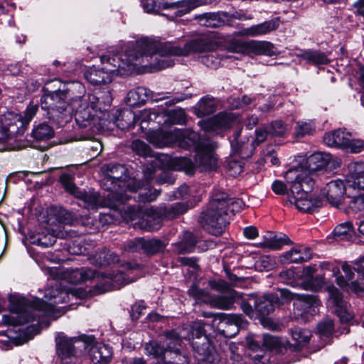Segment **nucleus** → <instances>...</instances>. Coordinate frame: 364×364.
Masks as SVG:
<instances>
[{
	"mask_svg": "<svg viewBox=\"0 0 364 364\" xmlns=\"http://www.w3.org/2000/svg\"><path fill=\"white\" fill-rule=\"evenodd\" d=\"M146 47L159 49L163 54L186 56L191 53L211 52L218 47V43L210 36H204L187 42L183 47H179L170 42H160L149 38H141Z\"/></svg>",
	"mask_w": 364,
	"mask_h": 364,
	"instance_id": "obj_5",
	"label": "nucleus"
},
{
	"mask_svg": "<svg viewBox=\"0 0 364 364\" xmlns=\"http://www.w3.org/2000/svg\"><path fill=\"white\" fill-rule=\"evenodd\" d=\"M241 129H237L233 134V138L231 139V147L232 151L238 154L241 158L250 157L255 150L254 141L249 139H241Z\"/></svg>",
	"mask_w": 364,
	"mask_h": 364,
	"instance_id": "obj_28",
	"label": "nucleus"
},
{
	"mask_svg": "<svg viewBox=\"0 0 364 364\" xmlns=\"http://www.w3.org/2000/svg\"><path fill=\"white\" fill-rule=\"evenodd\" d=\"M332 156L330 154L317 152L309 156L306 160L305 166L294 167L287 172V178L293 179L301 173H305L310 176L315 183L317 177L316 171L327 168L331 164Z\"/></svg>",
	"mask_w": 364,
	"mask_h": 364,
	"instance_id": "obj_11",
	"label": "nucleus"
},
{
	"mask_svg": "<svg viewBox=\"0 0 364 364\" xmlns=\"http://www.w3.org/2000/svg\"><path fill=\"white\" fill-rule=\"evenodd\" d=\"M141 5L145 12L156 14L161 9H168V3L164 0H141Z\"/></svg>",
	"mask_w": 364,
	"mask_h": 364,
	"instance_id": "obj_52",
	"label": "nucleus"
},
{
	"mask_svg": "<svg viewBox=\"0 0 364 364\" xmlns=\"http://www.w3.org/2000/svg\"><path fill=\"white\" fill-rule=\"evenodd\" d=\"M157 114L150 109H144L136 114V124H139L142 132H146L149 122L155 120Z\"/></svg>",
	"mask_w": 364,
	"mask_h": 364,
	"instance_id": "obj_53",
	"label": "nucleus"
},
{
	"mask_svg": "<svg viewBox=\"0 0 364 364\" xmlns=\"http://www.w3.org/2000/svg\"><path fill=\"white\" fill-rule=\"evenodd\" d=\"M330 302L335 307V312L343 324L348 323L353 318V314L349 310L348 304L343 301V295L339 290L331 287L328 288Z\"/></svg>",
	"mask_w": 364,
	"mask_h": 364,
	"instance_id": "obj_19",
	"label": "nucleus"
},
{
	"mask_svg": "<svg viewBox=\"0 0 364 364\" xmlns=\"http://www.w3.org/2000/svg\"><path fill=\"white\" fill-rule=\"evenodd\" d=\"M196 165L201 171L213 170L218 166V159L213 151L212 144H204L198 146L195 157Z\"/></svg>",
	"mask_w": 364,
	"mask_h": 364,
	"instance_id": "obj_17",
	"label": "nucleus"
},
{
	"mask_svg": "<svg viewBox=\"0 0 364 364\" xmlns=\"http://www.w3.org/2000/svg\"><path fill=\"white\" fill-rule=\"evenodd\" d=\"M348 201L345 211L348 214H354L364 211V193L353 196H348Z\"/></svg>",
	"mask_w": 364,
	"mask_h": 364,
	"instance_id": "obj_47",
	"label": "nucleus"
},
{
	"mask_svg": "<svg viewBox=\"0 0 364 364\" xmlns=\"http://www.w3.org/2000/svg\"><path fill=\"white\" fill-rule=\"evenodd\" d=\"M354 271L358 273V278L355 281L351 282L350 288L356 294L364 292V271L354 267Z\"/></svg>",
	"mask_w": 364,
	"mask_h": 364,
	"instance_id": "obj_64",
	"label": "nucleus"
},
{
	"mask_svg": "<svg viewBox=\"0 0 364 364\" xmlns=\"http://www.w3.org/2000/svg\"><path fill=\"white\" fill-rule=\"evenodd\" d=\"M245 205L242 199L229 198L226 193L215 189L206 210L199 217L198 223L210 234L220 235L228 223L229 213L235 215L240 212Z\"/></svg>",
	"mask_w": 364,
	"mask_h": 364,
	"instance_id": "obj_1",
	"label": "nucleus"
},
{
	"mask_svg": "<svg viewBox=\"0 0 364 364\" xmlns=\"http://www.w3.org/2000/svg\"><path fill=\"white\" fill-rule=\"evenodd\" d=\"M341 267L344 272L345 277L338 276V274H337V276L335 277L337 284L341 287H344L348 285V282L349 281H351L353 279L354 269H353V268L346 262L342 264Z\"/></svg>",
	"mask_w": 364,
	"mask_h": 364,
	"instance_id": "obj_58",
	"label": "nucleus"
},
{
	"mask_svg": "<svg viewBox=\"0 0 364 364\" xmlns=\"http://www.w3.org/2000/svg\"><path fill=\"white\" fill-rule=\"evenodd\" d=\"M100 272L87 267L70 269L68 279L71 283H81L89 279H98Z\"/></svg>",
	"mask_w": 364,
	"mask_h": 364,
	"instance_id": "obj_34",
	"label": "nucleus"
},
{
	"mask_svg": "<svg viewBox=\"0 0 364 364\" xmlns=\"http://www.w3.org/2000/svg\"><path fill=\"white\" fill-rule=\"evenodd\" d=\"M60 181L65 189L73 196L80 189L75 185L73 177L69 173H63L60 176Z\"/></svg>",
	"mask_w": 364,
	"mask_h": 364,
	"instance_id": "obj_62",
	"label": "nucleus"
},
{
	"mask_svg": "<svg viewBox=\"0 0 364 364\" xmlns=\"http://www.w3.org/2000/svg\"><path fill=\"white\" fill-rule=\"evenodd\" d=\"M289 241V237L284 234H274L269 232L264 236V240L260 242V246L271 250H278Z\"/></svg>",
	"mask_w": 364,
	"mask_h": 364,
	"instance_id": "obj_38",
	"label": "nucleus"
},
{
	"mask_svg": "<svg viewBox=\"0 0 364 364\" xmlns=\"http://www.w3.org/2000/svg\"><path fill=\"white\" fill-rule=\"evenodd\" d=\"M159 213L158 208H147L139 220V228L149 232L158 230L162 223V218Z\"/></svg>",
	"mask_w": 364,
	"mask_h": 364,
	"instance_id": "obj_27",
	"label": "nucleus"
},
{
	"mask_svg": "<svg viewBox=\"0 0 364 364\" xmlns=\"http://www.w3.org/2000/svg\"><path fill=\"white\" fill-rule=\"evenodd\" d=\"M150 90L144 87H138L130 90L126 98L127 104L131 107H139L145 104L149 96Z\"/></svg>",
	"mask_w": 364,
	"mask_h": 364,
	"instance_id": "obj_37",
	"label": "nucleus"
},
{
	"mask_svg": "<svg viewBox=\"0 0 364 364\" xmlns=\"http://www.w3.org/2000/svg\"><path fill=\"white\" fill-rule=\"evenodd\" d=\"M57 353L62 360L69 358L75 355L73 343H57Z\"/></svg>",
	"mask_w": 364,
	"mask_h": 364,
	"instance_id": "obj_61",
	"label": "nucleus"
},
{
	"mask_svg": "<svg viewBox=\"0 0 364 364\" xmlns=\"http://www.w3.org/2000/svg\"><path fill=\"white\" fill-rule=\"evenodd\" d=\"M149 46L144 48L137 47L134 49V51H132V53H139V55L135 60V62L138 61L140 58H152L154 56L155 57V60H157V63L154 64V67L157 70L165 69L167 68L172 67L174 65V60L170 57L173 56V55L169 54H163L160 52L159 49H150Z\"/></svg>",
	"mask_w": 364,
	"mask_h": 364,
	"instance_id": "obj_20",
	"label": "nucleus"
},
{
	"mask_svg": "<svg viewBox=\"0 0 364 364\" xmlns=\"http://www.w3.org/2000/svg\"><path fill=\"white\" fill-rule=\"evenodd\" d=\"M103 170L106 173V181L109 183L112 187H110V191L122 193L124 197L128 196L127 201L131 198L127 193V186L132 183V181H125V173L127 169L124 166L109 163L103 166Z\"/></svg>",
	"mask_w": 364,
	"mask_h": 364,
	"instance_id": "obj_14",
	"label": "nucleus"
},
{
	"mask_svg": "<svg viewBox=\"0 0 364 364\" xmlns=\"http://www.w3.org/2000/svg\"><path fill=\"white\" fill-rule=\"evenodd\" d=\"M90 356L94 364H108L112 357V348L105 343H92Z\"/></svg>",
	"mask_w": 364,
	"mask_h": 364,
	"instance_id": "obj_29",
	"label": "nucleus"
},
{
	"mask_svg": "<svg viewBox=\"0 0 364 364\" xmlns=\"http://www.w3.org/2000/svg\"><path fill=\"white\" fill-rule=\"evenodd\" d=\"M68 295L58 289L46 292L45 299H34L32 301L24 298V325L31 321L36 322L24 328V341L33 339L41 332V317L51 316L55 311L56 305L66 302Z\"/></svg>",
	"mask_w": 364,
	"mask_h": 364,
	"instance_id": "obj_3",
	"label": "nucleus"
},
{
	"mask_svg": "<svg viewBox=\"0 0 364 364\" xmlns=\"http://www.w3.org/2000/svg\"><path fill=\"white\" fill-rule=\"evenodd\" d=\"M217 104L213 97L205 96L196 106V113L199 117L213 114L216 111Z\"/></svg>",
	"mask_w": 364,
	"mask_h": 364,
	"instance_id": "obj_42",
	"label": "nucleus"
},
{
	"mask_svg": "<svg viewBox=\"0 0 364 364\" xmlns=\"http://www.w3.org/2000/svg\"><path fill=\"white\" fill-rule=\"evenodd\" d=\"M194 351L200 356L198 360L211 364L218 358V354L212 343H191Z\"/></svg>",
	"mask_w": 364,
	"mask_h": 364,
	"instance_id": "obj_30",
	"label": "nucleus"
},
{
	"mask_svg": "<svg viewBox=\"0 0 364 364\" xmlns=\"http://www.w3.org/2000/svg\"><path fill=\"white\" fill-rule=\"evenodd\" d=\"M188 208V205L184 203H175L168 206L165 205L158 208L162 219L168 220L173 219L185 213Z\"/></svg>",
	"mask_w": 364,
	"mask_h": 364,
	"instance_id": "obj_40",
	"label": "nucleus"
},
{
	"mask_svg": "<svg viewBox=\"0 0 364 364\" xmlns=\"http://www.w3.org/2000/svg\"><path fill=\"white\" fill-rule=\"evenodd\" d=\"M278 27L279 21L274 18L247 28L244 29L243 33L248 36H258L269 33L271 31L276 30Z\"/></svg>",
	"mask_w": 364,
	"mask_h": 364,
	"instance_id": "obj_33",
	"label": "nucleus"
},
{
	"mask_svg": "<svg viewBox=\"0 0 364 364\" xmlns=\"http://www.w3.org/2000/svg\"><path fill=\"white\" fill-rule=\"evenodd\" d=\"M86 209H97L99 208H109L120 212L129 210V206H126L128 196H123L122 193L109 191L106 195L101 196L100 193L93 188L87 190L79 189L74 196Z\"/></svg>",
	"mask_w": 364,
	"mask_h": 364,
	"instance_id": "obj_6",
	"label": "nucleus"
},
{
	"mask_svg": "<svg viewBox=\"0 0 364 364\" xmlns=\"http://www.w3.org/2000/svg\"><path fill=\"white\" fill-rule=\"evenodd\" d=\"M0 125V151L20 150L23 148V117L21 114L8 112L1 119Z\"/></svg>",
	"mask_w": 364,
	"mask_h": 364,
	"instance_id": "obj_7",
	"label": "nucleus"
},
{
	"mask_svg": "<svg viewBox=\"0 0 364 364\" xmlns=\"http://www.w3.org/2000/svg\"><path fill=\"white\" fill-rule=\"evenodd\" d=\"M128 192L135 196L129 195L131 198L127 201L133 198L143 203L154 201L160 194V191L154 189L150 183L135 180H132V183L127 186Z\"/></svg>",
	"mask_w": 364,
	"mask_h": 364,
	"instance_id": "obj_16",
	"label": "nucleus"
},
{
	"mask_svg": "<svg viewBox=\"0 0 364 364\" xmlns=\"http://www.w3.org/2000/svg\"><path fill=\"white\" fill-rule=\"evenodd\" d=\"M294 134L297 138L313 135L316 132L315 124L313 121H299L295 127Z\"/></svg>",
	"mask_w": 364,
	"mask_h": 364,
	"instance_id": "obj_49",
	"label": "nucleus"
},
{
	"mask_svg": "<svg viewBox=\"0 0 364 364\" xmlns=\"http://www.w3.org/2000/svg\"><path fill=\"white\" fill-rule=\"evenodd\" d=\"M346 191L344 182L342 180L337 179L328 182L322 189L321 194L326 198L327 201L332 206L339 208Z\"/></svg>",
	"mask_w": 364,
	"mask_h": 364,
	"instance_id": "obj_22",
	"label": "nucleus"
},
{
	"mask_svg": "<svg viewBox=\"0 0 364 364\" xmlns=\"http://www.w3.org/2000/svg\"><path fill=\"white\" fill-rule=\"evenodd\" d=\"M143 237H136L124 242L122 250L127 252H139L142 251Z\"/></svg>",
	"mask_w": 364,
	"mask_h": 364,
	"instance_id": "obj_63",
	"label": "nucleus"
},
{
	"mask_svg": "<svg viewBox=\"0 0 364 364\" xmlns=\"http://www.w3.org/2000/svg\"><path fill=\"white\" fill-rule=\"evenodd\" d=\"M146 353L154 358L163 357L165 362H168V359L174 360L180 355V349L178 348L165 347L161 343H146L144 347Z\"/></svg>",
	"mask_w": 364,
	"mask_h": 364,
	"instance_id": "obj_24",
	"label": "nucleus"
},
{
	"mask_svg": "<svg viewBox=\"0 0 364 364\" xmlns=\"http://www.w3.org/2000/svg\"><path fill=\"white\" fill-rule=\"evenodd\" d=\"M352 178L353 186L359 189H364V162H358L354 164Z\"/></svg>",
	"mask_w": 364,
	"mask_h": 364,
	"instance_id": "obj_55",
	"label": "nucleus"
},
{
	"mask_svg": "<svg viewBox=\"0 0 364 364\" xmlns=\"http://www.w3.org/2000/svg\"><path fill=\"white\" fill-rule=\"evenodd\" d=\"M299 57L314 65H326L329 63L327 55L319 50H306Z\"/></svg>",
	"mask_w": 364,
	"mask_h": 364,
	"instance_id": "obj_43",
	"label": "nucleus"
},
{
	"mask_svg": "<svg viewBox=\"0 0 364 364\" xmlns=\"http://www.w3.org/2000/svg\"><path fill=\"white\" fill-rule=\"evenodd\" d=\"M215 332L213 327L207 325L202 321H196L186 325L178 331L176 330L166 331V339L182 341L183 340L200 339L204 338L207 341H212L215 338Z\"/></svg>",
	"mask_w": 364,
	"mask_h": 364,
	"instance_id": "obj_10",
	"label": "nucleus"
},
{
	"mask_svg": "<svg viewBox=\"0 0 364 364\" xmlns=\"http://www.w3.org/2000/svg\"><path fill=\"white\" fill-rule=\"evenodd\" d=\"M165 244L159 239H144L143 237L142 252L147 255H154L165 248Z\"/></svg>",
	"mask_w": 364,
	"mask_h": 364,
	"instance_id": "obj_46",
	"label": "nucleus"
},
{
	"mask_svg": "<svg viewBox=\"0 0 364 364\" xmlns=\"http://www.w3.org/2000/svg\"><path fill=\"white\" fill-rule=\"evenodd\" d=\"M41 106L46 109L50 121L62 127L72 118V108L68 106V102L60 100L58 94H46L41 100Z\"/></svg>",
	"mask_w": 364,
	"mask_h": 364,
	"instance_id": "obj_9",
	"label": "nucleus"
},
{
	"mask_svg": "<svg viewBox=\"0 0 364 364\" xmlns=\"http://www.w3.org/2000/svg\"><path fill=\"white\" fill-rule=\"evenodd\" d=\"M105 109V106H102L100 97L95 95H86L82 98V103L77 107L75 114L77 124L80 127H90L94 120L95 113L97 110Z\"/></svg>",
	"mask_w": 364,
	"mask_h": 364,
	"instance_id": "obj_12",
	"label": "nucleus"
},
{
	"mask_svg": "<svg viewBox=\"0 0 364 364\" xmlns=\"http://www.w3.org/2000/svg\"><path fill=\"white\" fill-rule=\"evenodd\" d=\"M196 244V237L193 233L186 232L179 242L175 244V251L178 254H186L193 252Z\"/></svg>",
	"mask_w": 364,
	"mask_h": 364,
	"instance_id": "obj_45",
	"label": "nucleus"
},
{
	"mask_svg": "<svg viewBox=\"0 0 364 364\" xmlns=\"http://www.w3.org/2000/svg\"><path fill=\"white\" fill-rule=\"evenodd\" d=\"M289 333L295 341H309L312 336L310 330L298 326L289 329Z\"/></svg>",
	"mask_w": 364,
	"mask_h": 364,
	"instance_id": "obj_59",
	"label": "nucleus"
},
{
	"mask_svg": "<svg viewBox=\"0 0 364 364\" xmlns=\"http://www.w3.org/2000/svg\"><path fill=\"white\" fill-rule=\"evenodd\" d=\"M9 299V314L3 315L4 323L12 326L21 325L23 322V297L18 294H11Z\"/></svg>",
	"mask_w": 364,
	"mask_h": 364,
	"instance_id": "obj_21",
	"label": "nucleus"
},
{
	"mask_svg": "<svg viewBox=\"0 0 364 364\" xmlns=\"http://www.w3.org/2000/svg\"><path fill=\"white\" fill-rule=\"evenodd\" d=\"M32 136L38 141H45L54 136L53 128L46 123L40 124L31 133Z\"/></svg>",
	"mask_w": 364,
	"mask_h": 364,
	"instance_id": "obj_50",
	"label": "nucleus"
},
{
	"mask_svg": "<svg viewBox=\"0 0 364 364\" xmlns=\"http://www.w3.org/2000/svg\"><path fill=\"white\" fill-rule=\"evenodd\" d=\"M132 149L138 155L143 157L153 156L150 146L143 141L134 140L131 144Z\"/></svg>",
	"mask_w": 364,
	"mask_h": 364,
	"instance_id": "obj_60",
	"label": "nucleus"
},
{
	"mask_svg": "<svg viewBox=\"0 0 364 364\" xmlns=\"http://www.w3.org/2000/svg\"><path fill=\"white\" fill-rule=\"evenodd\" d=\"M321 302L318 297L311 294H296L293 303V317L301 323H306L316 314Z\"/></svg>",
	"mask_w": 364,
	"mask_h": 364,
	"instance_id": "obj_13",
	"label": "nucleus"
},
{
	"mask_svg": "<svg viewBox=\"0 0 364 364\" xmlns=\"http://www.w3.org/2000/svg\"><path fill=\"white\" fill-rule=\"evenodd\" d=\"M317 333L321 337L329 338L335 333L334 323L330 318H325L317 324Z\"/></svg>",
	"mask_w": 364,
	"mask_h": 364,
	"instance_id": "obj_56",
	"label": "nucleus"
},
{
	"mask_svg": "<svg viewBox=\"0 0 364 364\" xmlns=\"http://www.w3.org/2000/svg\"><path fill=\"white\" fill-rule=\"evenodd\" d=\"M237 294L235 290L227 291L214 297H211L210 305L220 309H229L233 305Z\"/></svg>",
	"mask_w": 364,
	"mask_h": 364,
	"instance_id": "obj_36",
	"label": "nucleus"
},
{
	"mask_svg": "<svg viewBox=\"0 0 364 364\" xmlns=\"http://www.w3.org/2000/svg\"><path fill=\"white\" fill-rule=\"evenodd\" d=\"M223 316L225 318L220 323L222 328H219V333L225 338H233L239 332V327L243 326L245 321L240 314H223Z\"/></svg>",
	"mask_w": 364,
	"mask_h": 364,
	"instance_id": "obj_25",
	"label": "nucleus"
},
{
	"mask_svg": "<svg viewBox=\"0 0 364 364\" xmlns=\"http://www.w3.org/2000/svg\"><path fill=\"white\" fill-rule=\"evenodd\" d=\"M156 140L155 144L159 147L178 144L179 147L184 149H189L193 147L196 152H197L198 146L205 144L199 142L200 136L197 132L181 129L161 132L157 134Z\"/></svg>",
	"mask_w": 364,
	"mask_h": 364,
	"instance_id": "obj_8",
	"label": "nucleus"
},
{
	"mask_svg": "<svg viewBox=\"0 0 364 364\" xmlns=\"http://www.w3.org/2000/svg\"><path fill=\"white\" fill-rule=\"evenodd\" d=\"M324 284V278L322 275L316 274L309 279H306L302 282V287L306 290L314 291H319Z\"/></svg>",
	"mask_w": 364,
	"mask_h": 364,
	"instance_id": "obj_57",
	"label": "nucleus"
},
{
	"mask_svg": "<svg viewBox=\"0 0 364 364\" xmlns=\"http://www.w3.org/2000/svg\"><path fill=\"white\" fill-rule=\"evenodd\" d=\"M234 118L232 114L220 112L214 117L200 122L202 129L207 132H214L232 127Z\"/></svg>",
	"mask_w": 364,
	"mask_h": 364,
	"instance_id": "obj_23",
	"label": "nucleus"
},
{
	"mask_svg": "<svg viewBox=\"0 0 364 364\" xmlns=\"http://www.w3.org/2000/svg\"><path fill=\"white\" fill-rule=\"evenodd\" d=\"M187 293L190 296L193 298L197 303L210 304L211 299L210 293L205 289L199 288L196 284H192Z\"/></svg>",
	"mask_w": 364,
	"mask_h": 364,
	"instance_id": "obj_48",
	"label": "nucleus"
},
{
	"mask_svg": "<svg viewBox=\"0 0 364 364\" xmlns=\"http://www.w3.org/2000/svg\"><path fill=\"white\" fill-rule=\"evenodd\" d=\"M350 136V134L346 132L341 129L334 130L331 132L326 133L323 136V143L331 147L343 149L346 144L347 139Z\"/></svg>",
	"mask_w": 364,
	"mask_h": 364,
	"instance_id": "obj_32",
	"label": "nucleus"
},
{
	"mask_svg": "<svg viewBox=\"0 0 364 364\" xmlns=\"http://www.w3.org/2000/svg\"><path fill=\"white\" fill-rule=\"evenodd\" d=\"M276 294H269L257 298L255 301V310L259 316V320L264 326L269 322L265 317L274 311V306L282 304Z\"/></svg>",
	"mask_w": 364,
	"mask_h": 364,
	"instance_id": "obj_18",
	"label": "nucleus"
},
{
	"mask_svg": "<svg viewBox=\"0 0 364 364\" xmlns=\"http://www.w3.org/2000/svg\"><path fill=\"white\" fill-rule=\"evenodd\" d=\"M137 47L144 48L146 45L141 38L127 43L124 51L122 53L110 54L101 56V68L92 67L85 73V79L91 84L97 85L110 82L114 75H122L121 70H129V67L135 63L139 53H132Z\"/></svg>",
	"mask_w": 364,
	"mask_h": 364,
	"instance_id": "obj_2",
	"label": "nucleus"
},
{
	"mask_svg": "<svg viewBox=\"0 0 364 364\" xmlns=\"http://www.w3.org/2000/svg\"><path fill=\"white\" fill-rule=\"evenodd\" d=\"M203 4H204L203 0H183L168 3V9H172L176 16H182Z\"/></svg>",
	"mask_w": 364,
	"mask_h": 364,
	"instance_id": "obj_35",
	"label": "nucleus"
},
{
	"mask_svg": "<svg viewBox=\"0 0 364 364\" xmlns=\"http://www.w3.org/2000/svg\"><path fill=\"white\" fill-rule=\"evenodd\" d=\"M251 48L258 54L268 56L275 55L277 50L274 45L267 41H252Z\"/></svg>",
	"mask_w": 364,
	"mask_h": 364,
	"instance_id": "obj_51",
	"label": "nucleus"
},
{
	"mask_svg": "<svg viewBox=\"0 0 364 364\" xmlns=\"http://www.w3.org/2000/svg\"><path fill=\"white\" fill-rule=\"evenodd\" d=\"M53 94H58L60 100L68 102V106L72 108V110L77 112V107L82 103V98L85 97L86 90L85 86L80 82H69L63 85V88L52 92Z\"/></svg>",
	"mask_w": 364,
	"mask_h": 364,
	"instance_id": "obj_15",
	"label": "nucleus"
},
{
	"mask_svg": "<svg viewBox=\"0 0 364 364\" xmlns=\"http://www.w3.org/2000/svg\"><path fill=\"white\" fill-rule=\"evenodd\" d=\"M100 279L102 281L95 286L97 292L100 294L109 291L112 288L117 287V285L127 284L131 282L126 278L124 273L122 272L109 274V277L100 272L98 279Z\"/></svg>",
	"mask_w": 364,
	"mask_h": 364,
	"instance_id": "obj_26",
	"label": "nucleus"
},
{
	"mask_svg": "<svg viewBox=\"0 0 364 364\" xmlns=\"http://www.w3.org/2000/svg\"><path fill=\"white\" fill-rule=\"evenodd\" d=\"M232 56L220 55L216 53H212L201 58L202 63L207 67L216 69L221 65L222 60L231 58Z\"/></svg>",
	"mask_w": 364,
	"mask_h": 364,
	"instance_id": "obj_54",
	"label": "nucleus"
},
{
	"mask_svg": "<svg viewBox=\"0 0 364 364\" xmlns=\"http://www.w3.org/2000/svg\"><path fill=\"white\" fill-rule=\"evenodd\" d=\"M291 183V193L285 205L294 204L299 210L308 213H313L322 207L323 200L309 193L315 184L310 176L305 173H301L294 178Z\"/></svg>",
	"mask_w": 364,
	"mask_h": 364,
	"instance_id": "obj_4",
	"label": "nucleus"
},
{
	"mask_svg": "<svg viewBox=\"0 0 364 364\" xmlns=\"http://www.w3.org/2000/svg\"><path fill=\"white\" fill-rule=\"evenodd\" d=\"M194 19L203 26L218 28L223 25L224 21L220 14L216 12L203 13L196 15Z\"/></svg>",
	"mask_w": 364,
	"mask_h": 364,
	"instance_id": "obj_39",
	"label": "nucleus"
},
{
	"mask_svg": "<svg viewBox=\"0 0 364 364\" xmlns=\"http://www.w3.org/2000/svg\"><path fill=\"white\" fill-rule=\"evenodd\" d=\"M90 263L95 266L105 267L117 263L119 261L118 255L107 248L96 252L89 258Z\"/></svg>",
	"mask_w": 364,
	"mask_h": 364,
	"instance_id": "obj_31",
	"label": "nucleus"
},
{
	"mask_svg": "<svg viewBox=\"0 0 364 364\" xmlns=\"http://www.w3.org/2000/svg\"><path fill=\"white\" fill-rule=\"evenodd\" d=\"M333 234L337 241H350L353 239L355 232L352 223L346 222L337 225Z\"/></svg>",
	"mask_w": 364,
	"mask_h": 364,
	"instance_id": "obj_44",
	"label": "nucleus"
},
{
	"mask_svg": "<svg viewBox=\"0 0 364 364\" xmlns=\"http://www.w3.org/2000/svg\"><path fill=\"white\" fill-rule=\"evenodd\" d=\"M118 117L114 124L120 129H130L135 126L136 114L130 109L117 111Z\"/></svg>",
	"mask_w": 364,
	"mask_h": 364,
	"instance_id": "obj_41",
	"label": "nucleus"
}]
</instances>
